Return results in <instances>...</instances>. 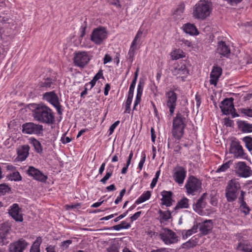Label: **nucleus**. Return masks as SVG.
I'll return each mask as SVG.
<instances>
[{
  "label": "nucleus",
  "mask_w": 252,
  "mask_h": 252,
  "mask_svg": "<svg viewBox=\"0 0 252 252\" xmlns=\"http://www.w3.org/2000/svg\"><path fill=\"white\" fill-rule=\"evenodd\" d=\"M32 116L35 120L47 125L53 124L55 121L52 110L43 103L36 105L32 111Z\"/></svg>",
  "instance_id": "f257e3e1"
},
{
  "label": "nucleus",
  "mask_w": 252,
  "mask_h": 252,
  "mask_svg": "<svg viewBox=\"0 0 252 252\" xmlns=\"http://www.w3.org/2000/svg\"><path fill=\"white\" fill-rule=\"evenodd\" d=\"M212 8L211 5L207 1H200L195 5L193 11V16L198 19L203 20L208 17Z\"/></svg>",
  "instance_id": "f03ea898"
},
{
  "label": "nucleus",
  "mask_w": 252,
  "mask_h": 252,
  "mask_svg": "<svg viewBox=\"0 0 252 252\" xmlns=\"http://www.w3.org/2000/svg\"><path fill=\"white\" fill-rule=\"evenodd\" d=\"M186 118L178 113L173 121L172 135L178 140L180 139L184 132Z\"/></svg>",
  "instance_id": "7ed1b4c3"
},
{
  "label": "nucleus",
  "mask_w": 252,
  "mask_h": 252,
  "mask_svg": "<svg viewBox=\"0 0 252 252\" xmlns=\"http://www.w3.org/2000/svg\"><path fill=\"white\" fill-rule=\"evenodd\" d=\"M185 188L188 195H196L202 191V182L196 177L189 176L186 181Z\"/></svg>",
  "instance_id": "20e7f679"
},
{
  "label": "nucleus",
  "mask_w": 252,
  "mask_h": 252,
  "mask_svg": "<svg viewBox=\"0 0 252 252\" xmlns=\"http://www.w3.org/2000/svg\"><path fill=\"white\" fill-rule=\"evenodd\" d=\"M241 189L239 182L236 179L229 181L225 188V196L228 202L235 201Z\"/></svg>",
  "instance_id": "39448f33"
},
{
  "label": "nucleus",
  "mask_w": 252,
  "mask_h": 252,
  "mask_svg": "<svg viewBox=\"0 0 252 252\" xmlns=\"http://www.w3.org/2000/svg\"><path fill=\"white\" fill-rule=\"evenodd\" d=\"M107 36L108 32L106 28L99 26L93 29L90 35V40L96 45H101L103 43Z\"/></svg>",
  "instance_id": "423d86ee"
},
{
  "label": "nucleus",
  "mask_w": 252,
  "mask_h": 252,
  "mask_svg": "<svg viewBox=\"0 0 252 252\" xmlns=\"http://www.w3.org/2000/svg\"><path fill=\"white\" fill-rule=\"evenodd\" d=\"M165 105L169 109L170 115L173 116L177 106V94L173 90L165 93Z\"/></svg>",
  "instance_id": "0eeeda50"
},
{
  "label": "nucleus",
  "mask_w": 252,
  "mask_h": 252,
  "mask_svg": "<svg viewBox=\"0 0 252 252\" xmlns=\"http://www.w3.org/2000/svg\"><path fill=\"white\" fill-rule=\"evenodd\" d=\"M43 99L55 107L59 114H62V106L60 104L59 97L54 91L44 93Z\"/></svg>",
  "instance_id": "6e6552de"
},
{
  "label": "nucleus",
  "mask_w": 252,
  "mask_h": 252,
  "mask_svg": "<svg viewBox=\"0 0 252 252\" xmlns=\"http://www.w3.org/2000/svg\"><path fill=\"white\" fill-rule=\"evenodd\" d=\"M234 171L236 175L241 178H248L252 175L251 167L244 161H239L235 163Z\"/></svg>",
  "instance_id": "1a4fd4ad"
},
{
  "label": "nucleus",
  "mask_w": 252,
  "mask_h": 252,
  "mask_svg": "<svg viewBox=\"0 0 252 252\" xmlns=\"http://www.w3.org/2000/svg\"><path fill=\"white\" fill-rule=\"evenodd\" d=\"M22 132L28 134H41L43 130V126L39 124H36L32 122L26 123L23 124Z\"/></svg>",
  "instance_id": "9d476101"
},
{
  "label": "nucleus",
  "mask_w": 252,
  "mask_h": 252,
  "mask_svg": "<svg viewBox=\"0 0 252 252\" xmlns=\"http://www.w3.org/2000/svg\"><path fill=\"white\" fill-rule=\"evenodd\" d=\"M171 72L173 75L176 76L177 78H181L182 80L184 81V79L188 75L189 71L185 63L181 62L174 64Z\"/></svg>",
  "instance_id": "9b49d317"
},
{
  "label": "nucleus",
  "mask_w": 252,
  "mask_h": 252,
  "mask_svg": "<svg viewBox=\"0 0 252 252\" xmlns=\"http://www.w3.org/2000/svg\"><path fill=\"white\" fill-rule=\"evenodd\" d=\"M229 153L233 155L234 158H243L246 157L243 147L239 141H232L229 148Z\"/></svg>",
  "instance_id": "f8f14e48"
},
{
  "label": "nucleus",
  "mask_w": 252,
  "mask_h": 252,
  "mask_svg": "<svg viewBox=\"0 0 252 252\" xmlns=\"http://www.w3.org/2000/svg\"><path fill=\"white\" fill-rule=\"evenodd\" d=\"M159 235L161 239L167 245L177 243L178 241L176 233L168 228L164 229Z\"/></svg>",
  "instance_id": "ddd939ff"
},
{
  "label": "nucleus",
  "mask_w": 252,
  "mask_h": 252,
  "mask_svg": "<svg viewBox=\"0 0 252 252\" xmlns=\"http://www.w3.org/2000/svg\"><path fill=\"white\" fill-rule=\"evenodd\" d=\"M173 178L176 183L179 185L184 183L187 176L186 169L181 166H177L173 170Z\"/></svg>",
  "instance_id": "4468645a"
},
{
  "label": "nucleus",
  "mask_w": 252,
  "mask_h": 252,
  "mask_svg": "<svg viewBox=\"0 0 252 252\" xmlns=\"http://www.w3.org/2000/svg\"><path fill=\"white\" fill-rule=\"evenodd\" d=\"M11 227L6 224H2L0 227V245L7 244L11 240Z\"/></svg>",
  "instance_id": "2eb2a0df"
},
{
  "label": "nucleus",
  "mask_w": 252,
  "mask_h": 252,
  "mask_svg": "<svg viewBox=\"0 0 252 252\" xmlns=\"http://www.w3.org/2000/svg\"><path fill=\"white\" fill-rule=\"evenodd\" d=\"M29 245L25 240L21 238L11 243L9 246L8 251L9 252H23Z\"/></svg>",
  "instance_id": "dca6fc26"
},
{
  "label": "nucleus",
  "mask_w": 252,
  "mask_h": 252,
  "mask_svg": "<svg viewBox=\"0 0 252 252\" xmlns=\"http://www.w3.org/2000/svg\"><path fill=\"white\" fill-rule=\"evenodd\" d=\"M90 59L87 52L82 51L75 53L73 62L75 65L83 67L89 62Z\"/></svg>",
  "instance_id": "f3484780"
},
{
  "label": "nucleus",
  "mask_w": 252,
  "mask_h": 252,
  "mask_svg": "<svg viewBox=\"0 0 252 252\" xmlns=\"http://www.w3.org/2000/svg\"><path fill=\"white\" fill-rule=\"evenodd\" d=\"M26 172L29 176L40 182L45 183L48 179L47 176L33 166H29Z\"/></svg>",
  "instance_id": "a211bd4d"
},
{
  "label": "nucleus",
  "mask_w": 252,
  "mask_h": 252,
  "mask_svg": "<svg viewBox=\"0 0 252 252\" xmlns=\"http://www.w3.org/2000/svg\"><path fill=\"white\" fill-rule=\"evenodd\" d=\"M233 100L232 97L226 98L221 102L220 107L223 114L227 115L232 113V111L235 110Z\"/></svg>",
  "instance_id": "6ab92c4d"
},
{
  "label": "nucleus",
  "mask_w": 252,
  "mask_h": 252,
  "mask_svg": "<svg viewBox=\"0 0 252 252\" xmlns=\"http://www.w3.org/2000/svg\"><path fill=\"white\" fill-rule=\"evenodd\" d=\"M207 196V194L206 193L202 194L193 207L194 210L200 215H203L204 214L203 209L205 208L207 205L206 201Z\"/></svg>",
  "instance_id": "aec40b11"
},
{
  "label": "nucleus",
  "mask_w": 252,
  "mask_h": 252,
  "mask_svg": "<svg viewBox=\"0 0 252 252\" xmlns=\"http://www.w3.org/2000/svg\"><path fill=\"white\" fill-rule=\"evenodd\" d=\"M216 52L218 53L220 57L228 58L230 54V49L228 45H226L224 41H220L217 45Z\"/></svg>",
  "instance_id": "412c9836"
},
{
  "label": "nucleus",
  "mask_w": 252,
  "mask_h": 252,
  "mask_svg": "<svg viewBox=\"0 0 252 252\" xmlns=\"http://www.w3.org/2000/svg\"><path fill=\"white\" fill-rule=\"evenodd\" d=\"M221 74V68L218 66H214L210 73V83L216 86Z\"/></svg>",
  "instance_id": "4be33fe9"
},
{
  "label": "nucleus",
  "mask_w": 252,
  "mask_h": 252,
  "mask_svg": "<svg viewBox=\"0 0 252 252\" xmlns=\"http://www.w3.org/2000/svg\"><path fill=\"white\" fill-rule=\"evenodd\" d=\"M9 214L10 216L16 221L22 222L23 218L22 214L20 213V208L17 204H13L9 210Z\"/></svg>",
  "instance_id": "5701e85b"
},
{
  "label": "nucleus",
  "mask_w": 252,
  "mask_h": 252,
  "mask_svg": "<svg viewBox=\"0 0 252 252\" xmlns=\"http://www.w3.org/2000/svg\"><path fill=\"white\" fill-rule=\"evenodd\" d=\"M172 193L171 191L164 190L161 192L162 197L161 200L163 205L167 207L170 206L172 205Z\"/></svg>",
  "instance_id": "b1692460"
},
{
  "label": "nucleus",
  "mask_w": 252,
  "mask_h": 252,
  "mask_svg": "<svg viewBox=\"0 0 252 252\" xmlns=\"http://www.w3.org/2000/svg\"><path fill=\"white\" fill-rule=\"evenodd\" d=\"M236 249L241 252H252V246L250 243L246 241L238 243Z\"/></svg>",
  "instance_id": "393cba45"
},
{
  "label": "nucleus",
  "mask_w": 252,
  "mask_h": 252,
  "mask_svg": "<svg viewBox=\"0 0 252 252\" xmlns=\"http://www.w3.org/2000/svg\"><path fill=\"white\" fill-rule=\"evenodd\" d=\"M212 220H206L200 225L199 230L201 233L204 235H207L212 228Z\"/></svg>",
  "instance_id": "a878e982"
},
{
  "label": "nucleus",
  "mask_w": 252,
  "mask_h": 252,
  "mask_svg": "<svg viewBox=\"0 0 252 252\" xmlns=\"http://www.w3.org/2000/svg\"><path fill=\"white\" fill-rule=\"evenodd\" d=\"M30 147L28 145L22 146L21 149L18 151V158L21 161L25 160L29 155Z\"/></svg>",
  "instance_id": "bb28decb"
},
{
  "label": "nucleus",
  "mask_w": 252,
  "mask_h": 252,
  "mask_svg": "<svg viewBox=\"0 0 252 252\" xmlns=\"http://www.w3.org/2000/svg\"><path fill=\"white\" fill-rule=\"evenodd\" d=\"M144 85L141 82H139L137 86V94L136 96V98L134 101V106L133 109L134 110L136 107V106L140 103L141 100V98L142 94L143 89Z\"/></svg>",
  "instance_id": "cd10ccee"
},
{
  "label": "nucleus",
  "mask_w": 252,
  "mask_h": 252,
  "mask_svg": "<svg viewBox=\"0 0 252 252\" xmlns=\"http://www.w3.org/2000/svg\"><path fill=\"white\" fill-rule=\"evenodd\" d=\"M183 30L185 32L190 35H197L198 34L196 27L190 23L185 24L183 27Z\"/></svg>",
  "instance_id": "c85d7f7f"
},
{
  "label": "nucleus",
  "mask_w": 252,
  "mask_h": 252,
  "mask_svg": "<svg viewBox=\"0 0 252 252\" xmlns=\"http://www.w3.org/2000/svg\"><path fill=\"white\" fill-rule=\"evenodd\" d=\"M29 141L31 144L34 147L36 152L39 154L42 153V148L39 141L34 138H30Z\"/></svg>",
  "instance_id": "c756f323"
},
{
  "label": "nucleus",
  "mask_w": 252,
  "mask_h": 252,
  "mask_svg": "<svg viewBox=\"0 0 252 252\" xmlns=\"http://www.w3.org/2000/svg\"><path fill=\"white\" fill-rule=\"evenodd\" d=\"M42 243V238L40 237L36 238L35 241L32 245L30 252H40V245Z\"/></svg>",
  "instance_id": "7c9ffc66"
},
{
  "label": "nucleus",
  "mask_w": 252,
  "mask_h": 252,
  "mask_svg": "<svg viewBox=\"0 0 252 252\" xmlns=\"http://www.w3.org/2000/svg\"><path fill=\"white\" fill-rule=\"evenodd\" d=\"M55 80L53 79L48 77L43 81L39 82V86L40 88H45L46 89L51 88L52 85L54 84Z\"/></svg>",
  "instance_id": "2f4dec72"
},
{
  "label": "nucleus",
  "mask_w": 252,
  "mask_h": 252,
  "mask_svg": "<svg viewBox=\"0 0 252 252\" xmlns=\"http://www.w3.org/2000/svg\"><path fill=\"white\" fill-rule=\"evenodd\" d=\"M189 199L187 198L184 197L179 201L178 202L175 209L177 210L180 208H188L189 207Z\"/></svg>",
  "instance_id": "473e14b6"
},
{
  "label": "nucleus",
  "mask_w": 252,
  "mask_h": 252,
  "mask_svg": "<svg viewBox=\"0 0 252 252\" xmlns=\"http://www.w3.org/2000/svg\"><path fill=\"white\" fill-rule=\"evenodd\" d=\"M151 196L150 191L144 192L138 199L135 201V204H139L148 200Z\"/></svg>",
  "instance_id": "72a5a7b5"
},
{
  "label": "nucleus",
  "mask_w": 252,
  "mask_h": 252,
  "mask_svg": "<svg viewBox=\"0 0 252 252\" xmlns=\"http://www.w3.org/2000/svg\"><path fill=\"white\" fill-rule=\"evenodd\" d=\"M239 127L244 132L250 133L252 132V124L242 122L240 124Z\"/></svg>",
  "instance_id": "f704fd0d"
},
{
  "label": "nucleus",
  "mask_w": 252,
  "mask_h": 252,
  "mask_svg": "<svg viewBox=\"0 0 252 252\" xmlns=\"http://www.w3.org/2000/svg\"><path fill=\"white\" fill-rule=\"evenodd\" d=\"M197 242L196 239H190L186 243H183L181 248L182 249H185L186 250L189 249L190 248H193L195 247L197 245Z\"/></svg>",
  "instance_id": "c9c22d12"
},
{
  "label": "nucleus",
  "mask_w": 252,
  "mask_h": 252,
  "mask_svg": "<svg viewBox=\"0 0 252 252\" xmlns=\"http://www.w3.org/2000/svg\"><path fill=\"white\" fill-rule=\"evenodd\" d=\"M158 213L160 215V221L161 222L167 221L171 218V213L169 211H162L159 210Z\"/></svg>",
  "instance_id": "e433bc0d"
},
{
  "label": "nucleus",
  "mask_w": 252,
  "mask_h": 252,
  "mask_svg": "<svg viewBox=\"0 0 252 252\" xmlns=\"http://www.w3.org/2000/svg\"><path fill=\"white\" fill-rule=\"evenodd\" d=\"M136 49V46L131 44L127 56V59L129 61L130 63H132L134 60L135 52Z\"/></svg>",
  "instance_id": "4c0bfd02"
},
{
  "label": "nucleus",
  "mask_w": 252,
  "mask_h": 252,
  "mask_svg": "<svg viewBox=\"0 0 252 252\" xmlns=\"http://www.w3.org/2000/svg\"><path fill=\"white\" fill-rule=\"evenodd\" d=\"M197 226L193 225L191 229L187 230H183L182 232L183 237L184 239H187L188 237L191 236L192 234L196 232Z\"/></svg>",
  "instance_id": "58836bf2"
},
{
  "label": "nucleus",
  "mask_w": 252,
  "mask_h": 252,
  "mask_svg": "<svg viewBox=\"0 0 252 252\" xmlns=\"http://www.w3.org/2000/svg\"><path fill=\"white\" fill-rule=\"evenodd\" d=\"M243 141L245 143V147L249 151H252V137L246 136L242 138Z\"/></svg>",
  "instance_id": "ea45409f"
},
{
  "label": "nucleus",
  "mask_w": 252,
  "mask_h": 252,
  "mask_svg": "<svg viewBox=\"0 0 252 252\" xmlns=\"http://www.w3.org/2000/svg\"><path fill=\"white\" fill-rule=\"evenodd\" d=\"M7 177L11 181H19L22 180V177L18 171H14L7 175Z\"/></svg>",
  "instance_id": "a19ab883"
},
{
  "label": "nucleus",
  "mask_w": 252,
  "mask_h": 252,
  "mask_svg": "<svg viewBox=\"0 0 252 252\" xmlns=\"http://www.w3.org/2000/svg\"><path fill=\"white\" fill-rule=\"evenodd\" d=\"M239 209L240 211L245 215V216L249 215L251 211V209L248 206L246 202L240 203Z\"/></svg>",
  "instance_id": "79ce46f5"
},
{
  "label": "nucleus",
  "mask_w": 252,
  "mask_h": 252,
  "mask_svg": "<svg viewBox=\"0 0 252 252\" xmlns=\"http://www.w3.org/2000/svg\"><path fill=\"white\" fill-rule=\"evenodd\" d=\"M232 161L229 160L220 166L217 170V172H221L226 171L229 168L230 165L232 164Z\"/></svg>",
  "instance_id": "37998d69"
},
{
  "label": "nucleus",
  "mask_w": 252,
  "mask_h": 252,
  "mask_svg": "<svg viewBox=\"0 0 252 252\" xmlns=\"http://www.w3.org/2000/svg\"><path fill=\"white\" fill-rule=\"evenodd\" d=\"M184 57L183 52L179 50H176L171 53V57L172 60H178Z\"/></svg>",
  "instance_id": "c03bdc74"
},
{
  "label": "nucleus",
  "mask_w": 252,
  "mask_h": 252,
  "mask_svg": "<svg viewBox=\"0 0 252 252\" xmlns=\"http://www.w3.org/2000/svg\"><path fill=\"white\" fill-rule=\"evenodd\" d=\"M113 174V169H109L108 168L106 170V173L105 176L100 180V182L105 184L106 183V181L110 178V177L112 176Z\"/></svg>",
  "instance_id": "a18cd8bd"
},
{
  "label": "nucleus",
  "mask_w": 252,
  "mask_h": 252,
  "mask_svg": "<svg viewBox=\"0 0 252 252\" xmlns=\"http://www.w3.org/2000/svg\"><path fill=\"white\" fill-rule=\"evenodd\" d=\"M86 20L87 19H86L84 21L83 23L82 24L81 27L80 28V38L81 39H82L86 34V30L88 27V24Z\"/></svg>",
  "instance_id": "49530a36"
},
{
  "label": "nucleus",
  "mask_w": 252,
  "mask_h": 252,
  "mask_svg": "<svg viewBox=\"0 0 252 252\" xmlns=\"http://www.w3.org/2000/svg\"><path fill=\"white\" fill-rule=\"evenodd\" d=\"M239 111L240 113L245 116L252 117V109L242 108L239 109Z\"/></svg>",
  "instance_id": "de8ad7c7"
},
{
  "label": "nucleus",
  "mask_w": 252,
  "mask_h": 252,
  "mask_svg": "<svg viewBox=\"0 0 252 252\" xmlns=\"http://www.w3.org/2000/svg\"><path fill=\"white\" fill-rule=\"evenodd\" d=\"M10 188L6 184H2L0 185V195H4L6 192H9Z\"/></svg>",
  "instance_id": "09e8293b"
},
{
  "label": "nucleus",
  "mask_w": 252,
  "mask_h": 252,
  "mask_svg": "<svg viewBox=\"0 0 252 252\" xmlns=\"http://www.w3.org/2000/svg\"><path fill=\"white\" fill-rule=\"evenodd\" d=\"M130 227V224H126V225H123L122 224H118L111 227L109 229H114L115 230H120L122 229H128Z\"/></svg>",
  "instance_id": "8fccbe9b"
},
{
  "label": "nucleus",
  "mask_w": 252,
  "mask_h": 252,
  "mask_svg": "<svg viewBox=\"0 0 252 252\" xmlns=\"http://www.w3.org/2000/svg\"><path fill=\"white\" fill-rule=\"evenodd\" d=\"M179 43L181 45H184V46H187L188 47H191L192 46L191 42L187 39L185 38H181L179 40Z\"/></svg>",
  "instance_id": "3c124183"
},
{
  "label": "nucleus",
  "mask_w": 252,
  "mask_h": 252,
  "mask_svg": "<svg viewBox=\"0 0 252 252\" xmlns=\"http://www.w3.org/2000/svg\"><path fill=\"white\" fill-rule=\"evenodd\" d=\"M142 33H143V31H141V29H139L138 30V32H137L135 36L134 37V38L131 43V44L136 46L137 40L138 38H140Z\"/></svg>",
  "instance_id": "603ef678"
},
{
  "label": "nucleus",
  "mask_w": 252,
  "mask_h": 252,
  "mask_svg": "<svg viewBox=\"0 0 252 252\" xmlns=\"http://www.w3.org/2000/svg\"><path fill=\"white\" fill-rule=\"evenodd\" d=\"M146 157V156L145 153L144 152H142V157H141L140 162H139L138 167V168L140 170H141L143 168L144 163L145 162Z\"/></svg>",
  "instance_id": "864d4df0"
},
{
  "label": "nucleus",
  "mask_w": 252,
  "mask_h": 252,
  "mask_svg": "<svg viewBox=\"0 0 252 252\" xmlns=\"http://www.w3.org/2000/svg\"><path fill=\"white\" fill-rule=\"evenodd\" d=\"M126 189H124L120 192L119 195L117 197L115 201V203L116 204H118L120 202H121L122 200V198L125 195L126 193Z\"/></svg>",
  "instance_id": "5fc2aeb1"
},
{
  "label": "nucleus",
  "mask_w": 252,
  "mask_h": 252,
  "mask_svg": "<svg viewBox=\"0 0 252 252\" xmlns=\"http://www.w3.org/2000/svg\"><path fill=\"white\" fill-rule=\"evenodd\" d=\"M132 99L127 98L126 102V109L125 113H129L130 111V105L132 102Z\"/></svg>",
  "instance_id": "6e6d98bb"
},
{
  "label": "nucleus",
  "mask_w": 252,
  "mask_h": 252,
  "mask_svg": "<svg viewBox=\"0 0 252 252\" xmlns=\"http://www.w3.org/2000/svg\"><path fill=\"white\" fill-rule=\"evenodd\" d=\"M72 243V241L71 240H65L61 243L60 246L63 249H66Z\"/></svg>",
  "instance_id": "4d7b16f0"
},
{
  "label": "nucleus",
  "mask_w": 252,
  "mask_h": 252,
  "mask_svg": "<svg viewBox=\"0 0 252 252\" xmlns=\"http://www.w3.org/2000/svg\"><path fill=\"white\" fill-rule=\"evenodd\" d=\"M185 9V5L184 4H181L178 6L176 10L175 11L174 14L176 15H180L183 13Z\"/></svg>",
  "instance_id": "13d9d810"
},
{
  "label": "nucleus",
  "mask_w": 252,
  "mask_h": 252,
  "mask_svg": "<svg viewBox=\"0 0 252 252\" xmlns=\"http://www.w3.org/2000/svg\"><path fill=\"white\" fill-rule=\"evenodd\" d=\"M119 123L120 121H117L110 126L109 129V135H110L113 133L114 129H115L116 126L119 124Z\"/></svg>",
  "instance_id": "bf43d9fd"
},
{
  "label": "nucleus",
  "mask_w": 252,
  "mask_h": 252,
  "mask_svg": "<svg viewBox=\"0 0 252 252\" xmlns=\"http://www.w3.org/2000/svg\"><path fill=\"white\" fill-rule=\"evenodd\" d=\"M65 134H63L61 137V141L62 143L65 144L69 143L71 141V139L69 137H65Z\"/></svg>",
  "instance_id": "052dcab7"
},
{
  "label": "nucleus",
  "mask_w": 252,
  "mask_h": 252,
  "mask_svg": "<svg viewBox=\"0 0 252 252\" xmlns=\"http://www.w3.org/2000/svg\"><path fill=\"white\" fill-rule=\"evenodd\" d=\"M141 213V211H138L135 213L130 218V221L133 222V221L136 220L138 218L140 217Z\"/></svg>",
  "instance_id": "680f3d73"
},
{
  "label": "nucleus",
  "mask_w": 252,
  "mask_h": 252,
  "mask_svg": "<svg viewBox=\"0 0 252 252\" xmlns=\"http://www.w3.org/2000/svg\"><path fill=\"white\" fill-rule=\"evenodd\" d=\"M231 5H236L240 3L243 0H224Z\"/></svg>",
  "instance_id": "e2e57ef3"
},
{
  "label": "nucleus",
  "mask_w": 252,
  "mask_h": 252,
  "mask_svg": "<svg viewBox=\"0 0 252 252\" xmlns=\"http://www.w3.org/2000/svg\"><path fill=\"white\" fill-rule=\"evenodd\" d=\"M101 77L103 78L102 71L100 70L94 75L93 79L97 81Z\"/></svg>",
  "instance_id": "0e129e2a"
},
{
  "label": "nucleus",
  "mask_w": 252,
  "mask_h": 252,
  "mask_svg": "<svg viewBox=\"0 0 252 252\" xmlns=\"http://www.w3.org/2000/svg\"><path fill=\"white\" fill-rule=\"evenodd\" d=\"M245 194H246V192L244 191H243V190L241 191L240 195L239 196V197L238 198L239 203L246 202L244 200V196H245Z\"/></svg>",
  "instance_id": "69168bd1"
},
{
  "label": "nucleus",
  "mask_w": 252,
  "mask_h": 252,
  "mask_svg": "<svg viewBox=\"0 0 252 252\" xmlns=\"http://www.w3.org/2000/svg\"><path fill=\"white\" fill-rule=\"evenodd\" d=\"M127 213H128V211H126L125 212H124V213H123L122 214H121V215H120L118 217L116 218L113 220L114 221V222L118 221L121 219H122L124 218V217H125L127 215Z\"/></svg>",
  "instance_id": "338daca9"
},
{
  "label": "nucleus",
  "mask_w": 252,
  "mask_h": 252,
  "mask_svg": "<svg viewBox=\"0 0 252 252\" xmlns=\"http://www.w3.org/2000/svg\"><path fill=\"white\" fill-rule=\"evenodd\" d=\"M47 252H56L55 247L54 246L50 245L46 248Z\"/></svg>",
  "instance_id": "774afa93"
}]
</instances>
